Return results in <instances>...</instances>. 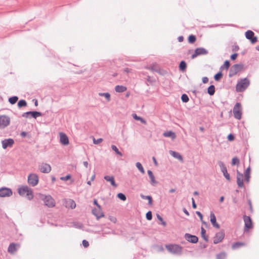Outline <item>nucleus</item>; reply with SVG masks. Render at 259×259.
Listing matches in <instances>:
<instances>
[{"label":"nucleus","mask_w":259,"mask_h":259,"mask_svg":"<svg viewBox=\"0 0 259 259\" xmlns=\"http://www.w3.org/2000/svg\"><path fill=\"white\" fill-rule=\"evenodd\" d=\"M165 248L170 253L176 255H181L182 253L183 247L178 244H166Z\"/></svg>","instance_id":"1"},{"label":"nucleus","mask_w":259,"mask_h":259,"mask_svg":"<svg viewBox=\"0 0 259 259\" xmlns=\"http://www.w3.org/2000/svg\"><path fill=\"white\" fill-rule=\"evenodd\" d=\"M250 81L247 78L241 79L236 85V91L237 92H244L248 87Z\"/></svg>","instance_id":"2"},{"label":"nucleus","mask_w":259,"mask_h":259,"mask_svg":"<svg viewBox=\"0 0 259 259\" xmlns=\"http://www.w3.org/2000/svg\"><path fill=\"white\" fill-rule=\"evenodd\" d=\"M39 198L44 202V204L48 207H53L55 206V201L51 195H46L39 194Z\"/></svg>","instance_id":"3"},{"label":"nucleus","mask_w":259,"mask_h":259,"mask_svg":"<svg viewBox=\"0 0 259 259\" xmlns=\"http://www.w3.org/2000/svg\"><path fill=\"white\" fill-rule=\"evenodd\" d=\"M18 191L20 195L22 196L26 195L27 196V198L29 200H31L33 198V194L32 189L27 186H23L21 187H19L18 188Z\"/></svg>","instance_id":"4"},{"label":"nucleus","mask_w":259,"mask_h":259,"mask_svg":"<svg viewBox=\"0 0 259 259\" xmlns=\"http://www.w3.org/2000/svg\"><path fill=\"white\" fill-rule=\"evenodd\" d=\"M243 68V65L241 64H236L233 65L230 70H229V76L230 77H231L234 75H235L236 74H237L238 72H239Z\"/></svg>","instance_id":"5"},{"label":"nucleus","mask_w":259,"mask_h":259,"mask_svg":"<svg viewBox=\"0 0 259 259\" xmlns=\"http://www.w3.org/2000/svg\"><path fill=\"white\" fill-rule=\"evenodd\" d=\"M39 178L36 174H30L28 177V183L32 187L36 186L38 183Z\"/></svg>","instance_id":"6"},{"label":"nucleus","mask_w":259,"mask_h":259,"mask_svg":"<svg viewBox=\"0 0 259 259\" xmlns=\"http://www.w3.org/2000/svg\"><path fill=\"white\" fill-rule=\"evenodd\" d=\"M42 115V113L40 112L34 111H27L24 112L22 115V116L25 118H30L33 117L36 119L37 117L39 116H41Z\"/></svg>","instance_id":"7"},{"label":"nucleus","mask_w":259,"mask_h":259,"mask_svg":"<svg viewBox=\"0 0 259 259\" xmlns=\"http://www.w3.org/2000/svg\"><path fill=\"white\" fill-rule=\"evenodd\" d=\"M233 114L235 118L240 119L241 118L242 112L241 110V104L236 103L233 108Z\"/></svg>","instance_id":"8"},{"label":"nucleus","mask_w":259,"mask_h":259,"mask_svg":"<svg viewBox=\"0 0 259 259\" xmlns=\"http://www.w3.org/2000/svg\"><path fill=\"white\" fill-rule=\"evenodd\" d=\"M218 164L220 167L221 171L223 172L224 176L225 178L229 181H230L231 178L229 174L227 171V169L226 166L223 162L221 161H218Z\"/></svg>","instance_id":"9"},{"label":"nucleus","mask_w":259,"mask_h":259,"mask_svg":"<svg viewBox=\"0 0 259 259\" xmlns=\"http://www.w3.org/2000/svg\"><path fill=\"white\" fill-rule=\"evenodd\" d=\"M10 122V118L6 115L0 116V128H4L9 125Z\"/></svg>","instance_id":"10"},{"label":"nucleus","mask_w":259,"mask_h":259,"mask_svg":"<svg viewBox=\"0 0 259 259\" xmlns=\"http://www.w3.org/2000/svg\"><path fill=\"white\" fill-rule=\"evenodd\" d=\"M243 220L244 222V230L248 231L249 229L253 228V224L251 219V218L249 216L244 215Z\"/></svg>","instance_id":"11"},{"label":"nucleus","mask_w":259,"mask_h":259,"mask_svg":"<svg viewBox=\"0 0 259 259\" xmlns=\"http://www.w3.org/2000/svg\"><path fill=\"white\" fill-rule=\"evenodd\" d=\"M245 37L246 38L249 40L251 44H255L257 41V38L256 36H254V32L250 30H248L245 32Z\"/></svg>","instance_id":"12"},{"label":"nucleus","mask_w":259,"mask_h":259,"mask_svg":"<svg viewBox=\"0 0 259 259\" xmlns=\"http://www.w3.org/2000/svg\"><path fill=\"white\" fill-rule=\"evenodd\" d=\"M208 54V51L203 48H196L194 51V53L192 55L191 58L194 59L199 55H204Z\"/></svg>","instance_id":"13"},{"label":"nucleus","mask_w":259,"mask_h":259,"mask_svg":"<svg viewBox=\"0 0 259 259\" xmlns=\"http://www.w3.org/2000/svg\"><path fill=\"white\" fill-rule=\"evenodd\" d=\"M224 231H220L217 233L213 237V243L216 244L221 242L225 237Z\"/></svg>","instance_id":"14"},{"label":"nucleus","mask_w":259,"mask_h":259,"mask_svg":"<svg viewBox=\"0 0 259 259\" xmlns=\"http://www.w3.org/2000/svg\"><path fill=\"white\" fill-rule=\"evenodd\" d=\"M38 168L42 173H49L51 170V166L47 163H42L39 165Z\"/></svg>","instance_id":"15"},{"label":"nucleus","mask_w":259,"mask_h":259,"mask_svg":"<svg viewBox=\"0 0 259 259\" xmlns=\"http://www.w3.org/2000/svg\"><path fill=\"white\" fill-rule=\"evenodd\" d=\"M13 194L12 191L11 189L3 187L0 189V197H9Z\"/></svg>","instance_id":"16"},{"label":"nucleus","mask_w":259,"mask_h":259,"mask_svg":"<svg viewBox=\"0 0 259 259\" xmlns=\"http://www.w3.org/2000/svg\"><path fill=\"white\" fill-rule=\"evenodd\" d=\"M184 237L187 241L192 243H196L198 241V238L196 236L189 233H186Z\"/></svg>","instance_id":"17"},{"label":"nucleus","mask_w":259,"mask_h":259,"mask_svg":"<svg viewBox=\"0 0 259 259\" xmlns=\"http://www.w3.org/2000/svg\"><path fill=\"white\" fill-rule=\"evenodd\" d=\"M2 144L3 149H6L8 147H12L14 144V141L11 138L5 139L2 141Z\"/></svg>","instance_id":"18"},{"label":"nucleus","mask_w":259,"mask_h":259,"mask_svg":"<svg viewBox=\"0 0 259 259\" xmlns=\"http://www.w3.org/2000/svg\"><path fill=\"white\" fill-rule=\"evenodd\" d=\"M237 183L239 187L242 188L244 186L243 174L237 170Z\"/></svg>","instance_id":"19"},{"label":"nucleus","mask_w":259,"mask_h":259,"mask_svg":"<svg viewBox=\"0 0 259 259\" xmlns=\"http://www.w3.org/2000/svg\"><path fill=\"white\" fill-rule=\"evenodd\" d=\"M60 141L63 145H67L69 143L68 137L63 133H60Z\"/></svg>","instance_id":"20"},{"label":"nucleus","mask_w":259,"mask_h":259,"mask_svg":"<svg viewBox=\"0 0 259 259\" xmlns=\"http://www.w3.org/2000/svg\"><path fill=\"white\" fill-rule=\"evenodd\" d=\"M92 212L93 214L96 217L97 220H99L101 218L104 217V213L102 211L101 208L93 209L92 210Z\"/></svg>","instance_id":"21"},{"label":"nucleus","mask_w":259,"mask_h":259,"mask_svg":"<svg viewBox=\"0 0 259 259\" xmlns=\"http://www.w3.org/2000/svg\"><path fill=\"white\" fill-rule=\"evenodd\" d=\"M147 173L150 179L151 185L153 186H155L158 184V182L155 180V176L153 172L151 170H148Z\"/></svg>","instance_id":"22"},{"label":"nucleus","mask_w":259,"mask_h":259,"mask_svg":"<svg viewBox=\"0 0 259 259\" xmlns=\"http://www.w3.org/2000/svg\"><path fill=\"white\" fill-rule=\"evenodd\" d=\"M210 222L211 223V224L212 225V226L216 228H220V225L217 223V220H216V217L214 215V214L213 213V212H210Z\"/></svg>","instance_id":"23"},{"label":"nucleus","mask_w":259,"mask_h":259,"mask_svg":"<svg viewBox=\"0 0 259 259\" xmlns=\"http://www.w3.org/2000/svg\"><path fill=\"white\" fill-rule=\"evenodd\" d=\"M17 246H19L17 244H15L14 243H10L8 248V251L10 253H14L18 249Z\"/></svg>","instance_id":"24"},{"label":"nucleus","mask_w":259,"mask_h":259,"mask_svg":"<svg viewBox=\"0 0 259 259\" xmlns=\"http://www.w3.org/2000/svg\"><path fill=\"white\" fill-rule=\"evenodd\" d=\"M104 178L106 181L110 182L112 186L115 187L117 186V185L115 182L113 176H105Z\"/></svg>","instance_id":"25"},{"label":"nucleus","mask_w":259,"mask_h":259,"mask_svg":"<svg viewBox=\"0 0 259 259\" xmlns=\"http://www.w3.org/2000/svg\"><path fill=\"white\" fill-rule=\"evenodd\" d=\"M163 136L165 137H170L172 140H174L176 138L175 133L171 131L164 132L163 134Z\"/></svg>","instance_id":"26"},{"label":"nucleus","mask_w":259,"mask_h":259,"mask_svg":"<svg viewBox=\"0 0 259 259\" xmlns=\"http://www.w3.org/2000/svg\"><path fill=\"white\" fill-rule=\"evenodd\" d=\"M245 176V181L247 183L249 182L250 177V167H248L244 172Z\"/></svg>","instance_id":"27"},{"label":"nucleus","mask_w":259,"mask_h":259,"mask_svg":"<svg viewBox=\"0 0 259 259\" xmlns=\"http://www.w3.org/2000/svg\"><path fill=\"white\" fill-rule=\"evenodd\" d=\"M126 87L123 85H117L115 87V91L118 93H123L126 91Z\"/></svg>","instance_id":"28"},{"label":"nucleus","mask_w":259,"mask_h":259,"mask_svg":"<svg viewBox=\"0 0 259 259\" xmlns=\"http://www.w3.org/2000/svg\"><path fill=\"white\" fill-rule=\"evenodd\" d=\"M170 153L174 157L179 159V160H183V157L179 153L176 151H170Z\"/></svg>","instance_id":"29"},{"label":"nucleus","mask_w":259,"mask_h":259,"mask_svg":"<svg viewBox=\"0 0 259 259\" xmlns=\"http://www.w3.org/2000/svg\"><path fill=\"white\" fill-rule=\"evenodd\" d=\"M66 203H67L66 206L70 207L72 209L74 208L76 206V204H75V201L71 199H69L67 201Z\"/></svg>","instance_id":"30"},{"label":"nucleus","mask_w":259,"mask_h":259,"mask_svg":"<svg viewBox=\"0 0 259 259\" xmlns=\"http://www.w3.org/2000/svg\"><path fill=\"white\" fill-rule=\"evenodd\" d=\"M140 196L143 199L148 200L149 205H151L152 204V198L150 195L145 196L142 194H141Z\"/></svg>","instance_id":"31"},{"label":"nucleus","mask_w":259,"mask_h":259,"mask_svg":"<svg viewBox=\"0 0 259 259\" xmlns=\"http://www.w3.org/2000/svg\"><path fill=\"white\" fill-rule=\"evenodd\" d=\"M179 69L182 71H184L186 70L187 68V64L186 62L184 60L181 61L179 64Z\"/></svg>","instance_id":"32"},{"label":"nucleus","mask_w":259,"mask_h":259,"mask_svg":"<svg viewBox=\"0 0 259 259\" xmlns=\"http://www.w3.org/2000/svg\"><path fill=\"white\" fill-rule=\"evenodd\" d=\"M215 93V87L213 85H210L208 88H207V93L210 96H212Z\"/></svg>","instance_id":"33"},{"label":"nucleus","mask_w":259,"mask_h":259,"mask_svg":"<svg viewBox=\"0 0 259 259\" xmlns=\"http://www.w3.org/2000/svg\"><path fill=\"white\" fill-rule=\"evenodd\" d=\"M132 116L135 120H140L142 123L146 124V120L141 117L138 116L136 113H133Z\"/></svg>","instance_id":"34"},{"label":"nucleus","mask_w":259,"mask_h":259,"mask_svg":"<svg viewBox=\"0 0 259 259\" xmlns=\"http://www.w3.org/2000/svg\"><path fill=\"white\" fill-rule=\"evenodd\" d=\"M205 234H206V230L204 229V228L203 227H202L201 228V236L206 242H207L208 241V237L205 235Z\"/></svg>","instance_id":"35"},{"label":"nucleus","mask_w":259,"mask_h":259,"mask_svg":"<svg viewBox=\"0 0 259 259\" xmlns=\"http://www.w3.org/2000/svg\"><path fill=\"white\" fill-rule=\"evenodd\" d=\"M230 62L229 60H226L224 62V63L223 65H222L220 68V70H223V69L225 68L226 70H227L229 66H230Z\"/></svg>","instance_id":"36"},{"label":"nucleus","mask_w":259,"mask_h":259,"mask_svg":"<svg viewBox=\"0 0 259 259\" xmlns=\"http://www.w3.org/2000/svg\"><path fill=\"white\" fill-rule=\"evenodd\" d=\"M17 105L19 108L25 107L27 106V102L25 100L21 99L19 101Z\"/></svg>","instance_id":"37"},{"label":"nucleus","mask_w":259,"mask_h":259,"mask_svg":"<svg viewBox=\"0 0 259 259\" xmlns=\"http://www.w3.org/2000/svg\"><path fill=\"white\" fill-rule=\"evenodd\" d=\"M18 100L17 96H13L9 98V102L10 104H15Z\"/></svg>","instance_id":"38"},{"label":"nucleus","mask_w":259,"mask_h":259,"mask_svg":"<svg viewBox=\"0 0 259 259\" xmlns=\"http://www.w3.org/2000/svg\"><path fill=\"white\" fill-rule=\"evenodd\" d=\"M244 245V243L243 242H236L232 245V248L234 249H237V248H239L240 247L243 246Z\"/></svg>","instance_id":"39"},{"label":"nucleus","mask_w":259,"mask_h":259,"mask_svg":"<svg viewBox=\"0 0 259 259\" xmlns=\"http://www.w3.org/2000/svg\"><path fill=\"white\" fill-rule=\"evenodd\" d=\"M136 166L138 168V169L140 171V172L141 173H142L143 174H144L145 173V170H144L142 164L140 162H137L136 163Z\"/></svg>","instance_id":"40"},{"label":"nucleus","mask_w":259,"mask_h":259,"mask_svg":"<svg viewBox=\"0 0 259 259\" xmlns=\"http://www.w3.org/2000/svg\"><path fill=\"white\" fill-rule=\"evenodd\" d=\"M99 95L101 97H105L108 101L110 100V94L109 93H100Z\"/></svg>","instance_id":"41"},{"label":"nucleus","mask_w":259,"mask_h":259,"mask_svg":"<svg viewBox=\"0 0 259 259\" xmlns=\"http://www.w3.org/2000/svg\"><path fill=\"white\" fill-rule=\"evenodd\" d=\"M111 147L112 150L114 151L117 154L120 155V156H122V153L119 151V150L115 145H112Z\"/></svg>","instance_id":"42"},{"label":"nucleus","mask_w":259,"mask_h":259,"mask_svg":"<svg viewBox=\"0 0 259 259\" xmlns=\"http://www.w3.org/2000/svg\"><path fill=\"white\" fill-rule=\"evenodd\" d=\"M223 76V73L221 71L218 72L217 74H215L214 76V79L215 81H219L222 77Z\"/></svg>","instance_id":"43"},{"label":"nucleus","mask_w":259,"mask_h":259,"mask_svg":"<svg viewBox=\"0 0 259 259\" xmlns=\"http://www.w3.org/2000/svg\"><path fill=\"white\" fill-rule=\"evenodd\" d=\"M227 254L224 252H222L217 255V259H226Z\"/></svg>","instance_id":"44"},{"label":"nucleus","mask_w":259,"mask_h":259,"mask_svg":"<svg viewBox=\"0 0 259 259\" xmlns=\"http://www.w3.org/2000/svg\"><path fill=\"white\" fill-rule=\"evenodd\" d=\"M196 38L194 35H190L188 37V40L190 44H193L196 41Z\"/></svg>","instance_id":"45"},{"label":"nucleus","mask_w":259,"mask_h":259,"mask_svg":"<svg viewBox=\"0 0 259 259\" xmlns=\"http://www.w3.org/2000/svg\"><path fill=\"white\" fill-rule=\"evenodd\" d=\"M146 68L149 69V70H150L151 71H155V72H157L159 71V70L157 67V65L156 64H153V65H152V66H151L150 67H147Z\"/></svg>","instance_id":"46"},{"label":"nucleus","mask_w":259,"mask_h":259,"mask_svg":"<svg viewBox=\"0 0 259 259\" xmlns=\"http://www.w3.org/2000/svg\"><path fill=\"white\" fill-rule=\"evenodd\" d=\"M240 163V160L239 158L237 157H234L232 158V164L234 165H238Z\"/></svg>","instance_id":"47"},{"label":"nucleus","mask_w":259,"mask_h":259,"mask_svg":"<svg viewBox=\"0 0 259 259\" xmlns=\"http://www.w3.org/2000/svg\"><path fill=\"white\" fill-rule=\"evenodd\" d=\"M181 100L183 102L187 103L189 101V99L188 96L186 94H184L181 96Z\"/></svg>","instance_id":"48"},{"label":"nucleus","mask_w":259,"mask_h":259,"mask_svg":"<svg viewBox=\"0 0 259 259\" xmlns=\"http://www.w3.org/2000/svg\"><path fill=\"white\" fill-rule=\"evenodd\" d=\"M117 197L122 201H125L126 199V196L122 193H119L117 194Z\"/></svg>","instance_id":"49"},{"label":"nucleus","mask_w":259,"mask_h":259,"mask_svg":"<svg viewBox=\"0 0 259 259\" xmlns=\"http://www.w3.org/2000/svg\"><path fill=\"white\" fill-rule=\"evenodd\" d=\"M196 213L197 215L199 217L200 220L201 221L202 223L205 225H206V223L203 221V215L199 211H196Z\"/></svg>","instance_id":"50"},{"label":"nucleus","mask_w":259,"mask_h":259,"mask_svg":"<svg viewBox=\"0 0 259 259\" xmlns=\"http://www.w3.org/2000/svg\"><path fill=\"white\" fill-rule=\"evenodd\" d=\"M146 218L147 220L150 221L152 219V214L151 211H148L146 214Z\"/></svg>","instance_id":"51"},{"label":"nucleus","mask_w":259,"mask_h":259,"mask_svg":"<svg viewBox=\"0 0 259 259\" xmlns=\"http://www.w3.org/2000/svg\"><path fill=\"white\" fill-rule=\"evenodd\" d=\"M103 141V139L99 138L98 139H95V138L93 139V143L95 144H99Z\"/></svg>","instance_id":"52"},{"label":"nucleus","mask_w":259,"mask_h":259,"mask_svg":"<svg viewBox=\"0 0 259 259\" xmlns=\"http://www.w3.org/2000/svg\"><path fill=\"white\" fill-rule=\"evenodd\" d=\"M239 49V46L236 45H233L232 46V50L233 52H237Z\"/></svg>","instance_id":"53"},{"label":"nucleus","mask_w":259,"mask_h":259,"mask_svg":"<svg viewBox=\"0 0 259 259\" xmlns=\"http://www.w3.org/2000/svg\"><path fill=\"white\" fill-rule=\"evenodd\" d=\"M227 138L229 141H232L234 140L235 137L233 134H230L228 135Z\"/></svg>","instance_id":"54"},{"label":"nucleus","mask_w":259,"mask_h":259,"mask_svg":"<svg viewBox=\"0 0 259 259\" xmlns=\"http://www.w3.org/2000/svg\"><path fill=\"white\" fill-rule=\"evenodd\" d=\"M70 178H71V176L70 175H67L65 177H61L60 179H61V180H63V181H67V180L70 179Z\"/></svg>","instance_id":"55"},{"label":"nucleus","mask_w":259,"mask_h":259,"mask_svg":"<svg viewBox=\"0 0 259 259\" xmlns=\"http://www.w3.org/2000/svg\"><path fill=\"white\" fill-rule=\"evenodd\" d=\"M82 245L84 247H87L89 246V242L86 240H83L82 242Z\"/></svg>","instance_id":"56"},{"label":"nucleus","mask_w":259,"mask_h":259,"mask_svg":"<svg viewBox=\"0 0 259 259\" xmlns=\"http://www.w3.org/2000/svg\"><path fill=\"white\" fill-rule=\"evenodd\" d=\"M238 56V54L237 53H234L231 55L230 58L232 60H235L237 57Z\"/></svg>","instance_id":"57"},{"label":"nucleus","mask_w":259,"mask_h":259,"mask_svg":"<svg viewBox=\"0 0 259 259\" xmlns=\"http://www.w3.org/2000/svg\"><path fill=\"white\" fill-rule=\"evenodd\" d=\"M192 207L194 208V209H195L197 208V205L195 203V200L193 198H192Z\"/></svg>","instance_id":"58"},{"label":"nucleus","mask_w":259,"mask_h":259,"mask_svg":"<svg viewBox=\"0 0 259 259\" xmlns=\"http://www.w3.org/2000/svg\"><path fill=\"white\" fill-rule=\"evenodd\" d=\"M202 81L203 83H206L208 81V78L207 77H202Z\"/></svg>","instance_id":"59"},{"label":"nucleus","mask_w":259,"mask_h":259,"mask_svg":"<svg viewBox=\"0 0 259 259\" xmlns=\"http://www.w3.org/2000/svg\"><path fill=\"white\" fill-rule=\"evenodd\" d=\"M146 80L148 81V82H149L150 83H152L153 82V81H154V80H153L152 79H151V77L148 75L146 78Z\"/></svg>","instance_id":"60"},{"label":"nucleus","mask_w":259,"mask_h":259,"mask_svg":"<svg viewBox=\"0 0 259 259\" xmlns=\"http://www.w3.org/2000/svg\"><path fill=\"white\" fill-rule=\"evenodd\" d=\"M27 135V133H26V132H22L20 134V136L22 138H24Z\"/></svg>","instance_id":"61"},{"label":"nucleus","mask_w":259,"mask_h":259,"mask_svg":"<svg viewBox=\"0 0 259 259\" xmlns=\"http://www.w3.org/2000/svg\"><path fill=\"white\" fill-rule=\"evenodd\" d=\"M94 204L96 205L98 207V208H101V206L98 204V201L96 199L94 200Z\"/></svg>","instance_id":"62"},{"label":"nucleus","mask_w":259,"mask_h":259,"mask_svg":"<svg viewBox=\"0 0 259 259\" xmlns=\"http://www.w3.org/2000/svg\"><path fill=\"white\" fill-rule=\"evenodd\" d=\"M178 40L179 42H182L184 40V37L183 36H180L178 37Z\"/></svg>","instance_id":"63"},{"label":"nucleus","mask_w":259,"mask_h":259,"mask_svg":"<svg viewBox=\"0 0 259 259\" xmlns=\"http://www.w3.org/2000/svg\"><path fill=\"white\" fill-rule=\"evenodd\" d=\"M233 202L235 204H237L238 203V199L236 197H233L232 198Z\"/></svg>","instance_id":"64"}]
</instances>
